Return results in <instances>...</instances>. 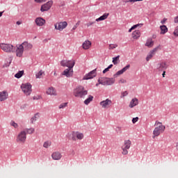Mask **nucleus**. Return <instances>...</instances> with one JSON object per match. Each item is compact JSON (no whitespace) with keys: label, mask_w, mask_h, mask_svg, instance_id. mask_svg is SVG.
Here are the masks:
<instances>
[{"label":"nucleus","mask_w":178,"mask_h":178,"mask_svg":"<svg viewBox=\"0 0 178 178\" xmlns=\"http://www.w3.org/2000/svg\"><path fill=\"white\" fill-rule=\"evenodd\" d=\"M155 126H158L154 128L153 131V138H155V137H158L161 135V134L163 133L165 131V129H166V127L165 125L162 124V122L156 121Z\"/></svg>","instance_id":"1"},{"label":"nucleus","mask_w":178,"mask_h":178,"mask_svg":"<svg viewBox=\"0 0 178 178\" xmlns=\"http://www.w3.org/2000/svg\"><path fill=\"white\" fill-rule=\"evenodd\" d=\"M73 94L76 98H84L88 92L84 90V87L80 86L74 90Z\"/></svg>","instance_id":"2"},{"label":"nucleus","mask_w":178,"mask_h":178,"mask_svg":"<svg viewBox=\"0 0 178 178\" xmlns=\"http://www.w3.org/2000/svg\"><path fill=\"white\" fill-rule=\"evenodd\" d=\"M0 48L3 52H6L7 54H12L16 51V47L12 44L1 43Z\"/></svg>","instance_id":"3"},{"label":"nucleus","mask_w":178,"mask_h":178,"mask_svg":"<svg viewBox=\"0 0 178 178\" xmlns=\"http://www.w3.org/2000/svg\"><path fill=\"white\" fill-rule=\"evenodd\" d=\"M26 139H27V134L26 133V131H22L17 136L16 141L17 143L24 144V143H26Z\"/></svg>","instance_id":"4"},{"label":"nucleus","mask_w":178,"mask_h":178,"mask_svg":"<svg viewBox=\"0 0 178 178\" xmlns=\"http://www.w3.org/2000/svg\"><path fill=\"white\" fill-rule=\"evenodd\" d=\"M21 88L25 95H30L31 94V84L30 83H23L21 86Z\"/></svg>","instance_id":"5"},{"label":"nucleus","mask_w":178,"mask_h":178,"mask_svg":"<svg viewBox=\"0 0 178 178\" xmlns=\"http://www.w3.org/2000/svg\"><path fill=\"white\" fill-rule=\"evenodd\" d=\"M74 65H76V63L73 62L69 68H67L63 72V75L66 77H72L73 76V67H74Z\"/></svg>","instance_id":"6"},{"label":"nucleus","mask_w":178,"mask_h":178,"mask_svg":"<svg viewBox=\"0 0 178 178\" xmlns=\"http://www.w3.org/2000/svg\"><path fill=\"white\" fill-rule=\"evenodd\" d=\"M15 52H16V56L22 58V56H23V53L24 52L23 44H17Z\"/></svg>","instance_id":"7"},{"label":"nucleus","mask_w":178,"mask_h":178,"mask_svg":"<svg viewBox=\"0 0 178 178\" xmlns=\"http://www.w3.org/2000/svg\"><path fill=\"white\" fill-rule=\"evenodd\" d=\"M55 29L58 30L59 31H62L63 29H66L67 27V22H58L56 23L54 25Z\"/></svg>","instance_id":"8"},{"label":"nucleus","mask_w":178,"mask_h":178,"mask_svg":"<svg viewBox=\"0 0 178 178\" xmlns=\"http://www.w3.org/2000/svg\"><path fill=\"white\" fill-rule=\"evenodd\" d=\"M97 76V69H95L92 71H90L88 74H86L83 76V80H90L91 79H94Z\"/></svg>","instance_id":"9"},{"label":"nucleus","mask_w":178,"mask_h":178,"mask_svg":"<svg viewBox=\"0 0 178 178\" xmlns=\"http://www.w3.org/2000/svg\"><path fill=\"white\" fill-rule=\"evenodd\" d=\"M100 105L104 109H108V108L112 105V100L106 99V100L101 102Z\"/></svg>","instance_id":"10"},{"label":"nucleus","mask_w":178,"mask_h":178,"mask_svg":"<svg viewBox=\"0 0 178 178\" xmlns=\"http://www.w3.org/2000/svg\"><path fill=\"white\" fill-rule=\"evenodd\" d=\"M52 1H49L45 4L42 5L40 8L41 12H47V10H49V9H51V6H52Z\"/></svg>","instance_id":"11"},{"label":"nucleus","mask_w":178,"mask_h":178,"mask_svg":"<svg viewBox=\"0 0 178 178\" xmlns=\"http://www.w3.org/2000/svg\"><path fill=\"white\" fill-rule=\"evenodd\" d=\"M168 63L166 62L162 61L161 63L157 64L156 69L159 72H162V70H166V68L168 67Z\"/></svg>","instance_id":"12"},{"label":"nucleus","mask_w":178,"mask_h":178,"mask_svg":"<svg viewBox=\"0 0 178 178\" xmlns=\"http://www.w3.org/2000/svg\"><path fill=\"white\" fill-rule=\"evenodd\" d=\"M129 69H130V65H127V66H125L124 68H122V70L118 71L114 75L113 77L114 79H116V77H118V76H120V74H123L124 73V72H127V70H129Z\"/></svg>","instance_id":"13"},{"label":"nucleus","mask_w":178,"mask_h":178,"mask_svg":"<svg viewBox=\"0 0 178 178\" xmlns=\"http://www.w3.org/2000/svg\"><path fill=\"white\" fill-rule=\"evenodd\" d=\"M158 49H159V46L155 47L153 50L149 51V55H147V56L146 57L147 62H148L149 59H151L154 56V55L156 54V51H158Z\"/></svg>","instance_id":"14"},{"label":"nucleus","mask_w":178,"mask_h":178,"mask_svg":"<svg viewBox=\"0 0 178 178\" xmlns=\"http://www.w3.org/2000/svg\"><path fill=\"white\" fill-rule=\"evenodd\" d=\"M73 62H74V60H63L60 62V65L61 66H63V67H70V66H72V65L73 64Z\"/></svg>","instance_id":"15"},{"label":"nucleus","mask_w":178,"mask_h":178,"mask_svg":"<svg viewBox=\"0 0 178 178\" xmlns=\"http://www.w3.org/2000/svg\"><path fill=\"white\" fill-rule=\"evenodd\" d=\"M105 86H112V84H115V78H104Z\"/></svg>","instance_id":"16"},{"label":"nucleus","mask_w":178,"mask_h":178,"mask_svg":"<svg viewBox=\"0 0 178 178\" xmlns=\"http://www.w3.org/2000/svg\"><path fill=\"white\" fill-rule=\"evenodd\" d=\"M51 158L54 161H60L62 159V154L59 152H55L51 154Z\"/></svg>","instance_id":"17"},{"label":"nucleus","mask_w":178,"mask_h":178,"mask_svg":"<svg viewBox=\"0 0 178 178\" xmlns=\"http://www.w3.org/2000/svg\"><path fill=\"white\" fill-rule=\"evenodd\" d=\"M36 24L39 26V27L42 26L45 24V19H44L42 17H37L35 20Z\"/></svg>","instance_id":"18"},{"label":"nucleus","mask_w":178,"mask_h":178,"mask_svg":"<svg viewBox=\"0 0 178 178\" xmlns=\"http://www.w3.org/2000/svg\"><path fill=\"white\" fill-rule=\"evenodd\" d=\"M8 92H6V90L3 91V92H0V101L1 102H2V101H6V99H8Z\"/></svg>","instance_id":"19"},{"label":"nucleus","mask_w":178,"mask_h":178,"mask_svg":"<svg viewBox=\"0 0 178 178\" xmlns=\"http://www.w3.org/2000/svg\"><path fill=\"white\" fill-rule=\"evenodd\" d=\"M46 93L48 95H54V96H56L57 94H56V90H55V88H54V87H50L47 89Z\"/></svg>","instance_id":"20"},{"label":"nucleus","mask_w":178,"mask_h":178,"mask_svg":"<svg viewBox=\"0 0 178 178\" xmlns=\"http://www.w3.org/2000/svg\"><path fill=\"white\" fill-rule=\"evenodd\" d=\"M83 49H90V47H91V41L87 40H86L83 44H82Z\"/></svg>","instance_id":"21"},{"label":"nucleus","mask_w":178,"mask_h":178,"mask_svg":"<svg viewBox=\"0 0 178 178\" xmlns=\"http://www.w3.org/2000/svg\"><path fill=\"white\" fill-rule=\"evenodd\" d=\"M22 45L23 48L26 50L31 49L33 48V44L29 43L28 42H24L21 44Z\"/></svg>","instance_id":"22"},{"label":"nucleus","mask_w":178,"mask_h":178,"mask_svg":"<svg viewBox=\"0 0 178 178\" xmlns=\"http://www.w3.org/2000/svg\"><path fill=\"white\" fill-rule=\"evenodd\" d=\"M138 105V99L137 98L132 99L129 104V108H134Z\"/></svg>","instance_id":"23"},{"label":"nucleus","mask_w":178,"mask_h":178,"mask_svg":"<svg viewBox=\"0 0 178 178\" xmlns=\"http://www.w3.org/2000/svg\"><path fill=\"white\" fill-rule=\"evenodd\" d=\"M122 147L130 149V147H131V141L130 140H124V145Z\"/></svg>","instance_id":"24"},{"label":"nucleus","mask_w":178,"mask_h":178,"mask_svg":"<svg viewBox=\"0 0 178 178\" xmlns=\"http://www.w3.org/2000/svg\"><path fill=\"white\" fill-rule=\"evenodd\" d=\"M140 35H141L140 31H135L132 33V38H134V40H138V38H140Z\"/></svg>","instance_id":"25"},{"label":"nucleus","mask_w":178,"mask_h":178,"mask_svg":"<svg viewBox=\"0 0 178 178\" xmlns=\"http://www.w3.org/2000/svg\"><path fill=\"white\" fill-rule=\"evenodd\" d=\"M108 16H109V13H104L102 16L96 19V22H102V20H105L106 19H108Z\"/></svg>","instance_id":"26"},{"label":"nucleus","mask_w":178,"mask_h":178,"mask_svg":"<svg viewBox=\"0 0 178 178\" xmlns=\"http://www.w3.org/2000/svg\"><path fill=\"white\" fill-rule=\"evenodd\" d=\"M160 34H166L168 33V27L165 25L160 26Z\"/></svg>","instance_id":"27"},{"label":"nucleus","mask_w":178,"mask_h":178,"mask_svg":"<svg viewBox=\"0 0 178 178\" xmlns=\"http://www.w3.org/2000/svg\"><path fill=\"white\" fill-rule=\"evenodd\" d=\"M39 118H40V115H38V113L35 114L34 116L31 118V123L33 124L34 123H35V122H37V120Z\"/></svg>","instance_id":"28"},{"label":"nucleus","mask_w":178,"mask_h":178,"mask_svg":"<svg viewBox=\"0 0 178 178\" xmlns=\"http://www.w3.org/2000/svg\"><path fill=\"white\" fill-rule=\"evenodd\" d=\"M153 45H154V41L151 38L147 39L145 43V46L148 47L149 48H151V47H152Z\"/></svg>","instance_id":"29"},{"label":"nucleus","mask_w":178,"mask_h":178,"mask_svg":"<svg viewBox=\"0 0 178 178\" xmlns=\"http://www.w3.org/2000/svg\"><path fill=\"white\" fill-rule=\"evenodd\" d=\"M120 56H117L116 57L113 58V65H118V63H120Z\"/></svg>","instance_id":"30"},{"label":"nucleus","mask_w":178,"mask_h":178,"mask_svg":"<svg viewBox=\"0 0 178 178\" xmlns=\"http://www.w3.org/2000/svg\"><path fill=\"white\" fill-rule=\"evenodd\" d=\"M24 131H25L26 134H33V133L35 131V129L34 128L25 129Z\"/></svg>","instance_id":"31"},{"label":"nucleus","mask_w":178,"mask_h":178,"mask_svg":"<svg viewBox=\"0 0 178 178\" xmlns=\"http://www.w3.org/2000/svg\"><path fill=\"white\" fill-rule=\"evenodd\" d=\"M92 99H94V97L89 95L88 98H87L85 101H84V104L85 105H88V104H90V102H91V101H92Z\"/></svg>","instance_id":"32"},{"label":"nucleus","mask_w":178,"mask_h":178,"mask_svg":"<svg viewBox=\"0 0 178 178\" xmlns=\"http://www.w3.org/2000/svg\"><path fill=\"white\" fill-rule=\"evenodd\" d=\"M71 140L76 141L77 140V132L73 131L71 134Z\"/></svg>","instance_id":"33"},{"label":"nucleus","mask_w":178,"mask_h":178,"mask_svg":"<svg viewBox=\"0 0 178 178\" xmlns=\"http://www.w3.org/2000/svg\"><path fill=\"white\" fill-rule=\"evenodd\" d=\"M24 73V71H19L17 74H15V77H16V79H20V77L23 76Z\"/></svg>","instance_id":"34"},{"label":"nucleus","mask_w":178,"mask_h":178,"mask_svg":"<svg viewBox=\"0 0 178 178\" xmlns=\"http://www.w3.org/2000/svg\"><path fill=\"white\" fill-rule=\"evenodd\" d=\"M10 126H12L14 129H17L19 127V124L13 120L10 121Z\"/></svg>","instance_id":"35"},{"label":"nucleus","mask_w":178,"mask_h":178,"mask_svg":"<svg viewBox=\"0 0 178 178\" xmlns=\"http://www.w3.org/2000/svg\"><path fill=\"white\" fill-rule=\"evenodd\" d=\"M76 138L78 140H83V138H84V134L80 132H76Z\"/></svg>","instance_id":"36"},{"label":"nucleus","mask_w":178,"mask_h":178,"mask_svg":"<svg viewBox=\"0 0 178 178\" xmlns=\"http://www.w3.org/2000/svg\"><path fill=\"white\" fill-rule=\"evenodd\" d=\"M115 48H118V44H110L108 45V49L110 50L115 49Z\"/></svg>","instance_id":"37"},{"label":"nucleus","mask_w":178,"mask_h":178,"mask_svg":"<svg viewBox=\"0 0 178 178\" xmlns=\"http://www.w3.org/2000/svg\"><path fill=\"white\" fill-rule=\"evenodd\" d=\"M122 155H127V154H129V151L127 150L129 149H127L126 147H123L122 146Z\"/></svg>","instance_id":"38"},{"label":"nucleus","mask_w":178,"mask_h":178,"mask_svg":"<svg viewBox=\"0 0 178 178\" xmlns=\"http://www.w3.org/2000/svg\"><path fill=\"white\" fill-rule=\"evenodd\" d=\"M42 74H44V72H42V70H40L39 72H38V73L35 74L36 79H41Z\"/></svg>","instance_id":"39"},{"label":"nucleus","mask_w":178,"mask_h":178,"mask_svg":"<svg viewBox=\"0 0 178 178\" xmlns=\"http://www.w3.org/2000/svg\"><path fill=\"white\" fill-rule=\"evenodd\" d=\"M43 147L44 148H48L49 147H51V142L50 141H46L43 144Z\"/></svg>","instance_id":"40"},{"label":"nucleus","mask_w":178,"mask_h":178,"mask_svg":"<svg viewBox=\"0 0 178 178\" xmlns=\"http://www.w3.org/2000/svg\"><path fill=\"white\" fill-rule=\"evenodd\" d=\"M99 84H102V86H105V79L104 78H99L98 79Z\"/></svg>","instance_id":"41"},{"label":"nucleus","mask_w":178,"mask_h":178,"mask_svg":"<svg viewBox=\"0 0 178 178\" xmlns=\"http://www.w3.org/2000/svg\"><path fill=\"white\" fill-rule=\"evenodd\" d=\"M67 106V102L61 104L58 108L59 109H64V108H66Z\"/></svg>","instance_id":"42"},{"label":"nucleus","mask_w":178,"mask_h":178,"mask_svg":"<svg viewBox=\"0 0 178 178\" xmlns=\"http://www.w3.org/2000/svg\"><path fill=\"white\" fill-rule=\"evenodd\" d=\"M144 26V24H137L136 25H134L132 26V29H137V27H143Z\"/></svg>","instance_id":"43"},{"label":"nucleus","mask_w":178,"mask_h":178,"mask_svg":"<svg viewBox=\"0 0 178 178\" xmlns=\"http://www.w3.org/2000/svg\"><path fill=\"white\" fill-rule=\"evenodd\" d=\"M173 34L175 37H178V26L175 28Z\"/></svg>","instance_id":"44"},{"label":"nucleus","mask_w":178,"mask_h":178,"mask_svg":"<svg viewBox=\"0 0 178 178\" xmlns=\"http://www.w3.org/2000/svg\"><path fill=\"white\" fill-rule=\"evenodd\" d=\"M119 84H124V83H127V81H126V79H121L119 81H118Z\"/></svg>","instance_id":"45"},{"label":"nucleus","mask_w":178,"mask_h":178,"mask_svg":"<svg viewBox=\"0 0 178 178\" xmlns=\"http://www.w3.org/2000/svg\"><path fill=\"white\" fill-rule=\"evenodd\" d=\"M128 94L129 93L127 92V91L122 92L120 98H123L124 97H127V95H128Z\"/></svg>","instance_id":"46"},{"label":"nucleus","mask_w":178,"mask_h":178,"mask_svg":"<svg viewBox=\"0 0 178 178\" xmlns=\"http://www.w3.org/2000/svg\"><path fill=\"white\" fill-rule=\"evenodd\" d=\"M137 122H138V117H136L132 119V123H134V124L137 123Z\"/></svg>","instance_id":"47"},{"label":"nucleus","mask_w":178,"mask_h":178,"mask_svg":"<svg viewBox=\"0 0 178 178\" xmlns=\"http://www.w3.org/2000/svg\"><path fill=\"white\" fill-rule=\"evenodd\" d=\"M116 131H117L118 133H122V127H118L116 128Z\"/></svg>","instance_id":"48"},{"label":"nucleus","mask_w":178,"mask_h":178,"mask_svg":"<svg viewBox=\"0 0 178 178\" xmlns=\"http://www.w3.org/2000/svg\"><path fill=\"white\" fill-rule=\"evenodd\" d=\"M33 99H41V96L38 95V96H34L33 97Z\"/></svg>","instance_id":"49"},{"label":"nucleus","mask_w":178,"mask_h":178,"mask_svg":"<svg viewBox=\"0 0 178 178\" xmlns=\"http://www.w3.org/2000/svg\"><path fill=\"white\" fill-rule=\"evenodd\" d=\"M166 20H168V19L164 18L163 20L161 21V24H165V23L166 22Z\"/></svg>","instance_id":"50"},{"label":"nucleus","mask_w":178,"mask_h":178,"mask_svg":"<svg viewBox=\"0 0 178 178\" xmlns=\"http://www.w3.org/2000/svg\"><path fill=\"white\" fill-rule=\"evenodd\" d=\"M109 72V69L107 67L103 70V74H105V73Z\"/></svg>","instance_id":"51"},{"label":"nucleus","mask_w":178,"mask_h":178,"mask_svg":"<svg viewBox=\"0 0 178 178\" xmlns=\"http://www.w3.org/2000/svg\"><path fill=\"white\" fill-rule=\"evenodd\" d=\"M94 23H95V22H89V23L87 24V26H88V27H90V26H92V24H94Z\"/></svg>","instance_id":"52"},{"label":"nucleus","mask_w":178,"mask_h":178,"mask_svg":"<svg viewBox=\"0 0 178 178\" xmlns=\"http://www.w3.org/2000/svg\"><path fill=\"white\" fill-rule=\"evenodd\" d=\"M47 0H35V2L41 3V2H46Z\"/></svg>","instance_id":"53"},{"label":"nucleus","mask_w":178,"mask_h":178,"mask_svg":"<svg viewBox=\"0 0 178 178\" xmlns=\"http://www.w3.org/2000/svg\"><path fill=\"white\" fill-rule=\"evenodd\" d=\"M140 1H143V0H129V2H138Z\"/></svg>","instance_id":"54"},{"label":"nucleus","mask_w":178,"mask_h":178,"mask_svg":"<svg viewBox=\"0 0 178 178\" xmlns=\"http://www.w3.org/2000/svg\"><path fill=\"white\" fill-rule=\"evenodd\" d=\"M174 23H178V16L175 18Z\"/></svg>","instance_id":"55"},{"label":"nucleus","mask_w":178,"mask_h":178,"mask_svg":"<svg viewBox=\"0 0 178 178\" xmlns=\"http://www.w3.org/2000/svg\"><path fill=\"white\" fill-rule=\"evenodd\" d=\"M112 67H113V65L111 64L110 65H108V69H112Z\"/></svg>","instance_id":"56"},{"label":"nucleus","mask_w":178,"mask_h":178,"mask_svg":"<svg viewBox=\"0 0 178 178\" xmlns=\"http://www.w3.org/2000/svg\"><path fill=\"white\" fill-rule=\"evenodd\" d=\"M77 29V25H74L72 28V30H76Z\"/></svg>","instance_id":"57"},{"label":"nucleus","mask_w":178,"mask_h":178,"mask_svg":"<svg viewBox=\"0 0 178 178\" xmlns=\"http://www.w3.org/2000/svg\"><path fill=\"white\" fill-rule=\"evenodd\" d=\"M132 30H134V29H133V26L129 29V33H131Z\"/></svg>","instance_id":"58"},{"label":"nucleus","mask_w":178,"mask_h":178,"mask_svg":"<svg viewBox=\"0 0 178 178\" xmlns=\"http://www.w3.org/2000/svg\"><path fill=\"white\" fill-rule=\"evenodd\" d=\"M175 148H176V149H177V151H178V142L176 143V145H175Z\"/></svg>","instance_id":"59"},{"label":"nucleus","mask_w":178,"mask_h":178,"mask_svg":"<svg viewBox=\"0 0 178 178\" xmlns=\"http://www.w3.org/2000/svg\"><path fill=\"white\" fill-rule=\"evenodd\" d=\"M122 2H124V3H127L128 2H130V1H129V0H123Z\"/></svg>","instance_id":"60"},{"label":"nucleus","mask_w":178,"mask_h":178,"mask_svg":"<svg viewBox=\"0 0 178 178\" xmlns=\"http://www.w3.org/2000/svg\"><path fill=\"white\" fill-rule=\"evenodd\" d=\"M79 25H80V21H78L75 26H76L77 27V26H79Z\"/></svg>","instance_id":"61"},{"label":"nucleus","mask_w":178,"mask_h":178,"mask_svg":"<svg viewBox=\"0 0 178 178\" xmlns=\"http://www.w3.org/2000/svg\"><path fill=\"white\" fill-rule=\"evenodd\" d=\"M165 73H166V72H165V71H163V74H162L163 77H165Z\"/></svg>","instance_id":"62"},{"label":"nucleus","mask_w":178,"mask_h":178,"mask_svg":"<svg viewBox=\"0 0 178 178\" xmlns=\"http://www.w3.org/2000/svg\"><path fill=\"white\" fill-rule=\"evenodd\" d=\"M2 15H3V12H0V17H2Z\"/></svg>","instance_id":"63"},{"label":"nucleus","mask_w":178,"mask_h":178,"mask_svg":"<svg viewBox=\"0 0 178 178\" xmlns=\"http://www.w3.org/2000/svg\"><path fill=\"white\" fill-rule=\"evenodd\" d=\"M61 6H65V2L61 3Z\"/></svg>","instance_id":"64"}]
</instances>
